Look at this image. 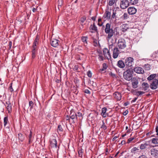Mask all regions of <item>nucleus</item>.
Listing matches in <instances>:
<instances>
[{
  "label": "nucleus",
  "instance_id": "59",
  "mask_svg": "<svg viewBox=\"0 0 158 158\" xmlns=\"http://www.w3.org/2000/svg\"><path fill=\"white\" fill-rule=\"evenodd\" d=\"M125 143V140H123L121 141V144L122 145L124 144Z\"/></svg>",
  "mask_w": 158,
  "mask_h": 158
},
{
  "label": "nucleus",
  "instance_id": "49",
  "mask_svg": "<svg viewBox=\"0 0 158 158\" xmlns=\"http://www.w3.org/2000/svg\"><path fill=\"white\" fill-rule=\"evenodd\" d=\"M137 94H138L139 95H140L144 94V92L143 91H138L137 92Z\"/></svg>",
  "mask_w": 158,
  "mask_h": 158
},
{
  "label": "nucleus",
  "instance_id": "1",
  "mask_svg": "<svg viewBox=\"0 0 158 158\" xmlns=\"http://www.w3.org/2000/svg\"><path fill=\"white\" fill-rule=\"evenodd\" d=\"M105 32L106 34H108L107 39V40H109L113 35L114 33L113 29L111 28L110 24L107 23L106 25V27L105 29Z\"/></svg>",
  "mask_w": 158,
  "mask_h": 158
},
{
  "label": "nucleus",
  "instance_id": "62",
  "mask_svg": "<svg viewBox=\"0 0 158 158\" xmlns=\"http://www.w3.org/2000/svg\"><path fill=\"white\" fill-rule=\"evenodd\" d=\"M128 104V102H126L124 104V106H127Z\"/></svg>",
  "mask_w": 158,
  "mask_h": 158
},
{
  "label": "nucleus",
  "instance_id": "10",
  "mask_svg": "<svg viewBox=\"0 0 158 158\" xmlns=\"http://www.w3.org/2000/svg\"><path fill=\"white\" fill-rule=\"evenodd\" d=\"M127 11L130 15H132L136 13L137 10L134 7H130L127 9Z\"/></svg>",
  "mask_w": 158,
  "mask_h": 158
},
{
  "label": "nucleus",
  "instance_id": "6",
  "mask_svg": "<svg viewBox=\"0 0 158 158\" xmlns=\"http://www.w3.org/2000/svg\"><path fill=\"white\" fill-rule=\"evenodd\" d=\"M130 4L128 0H121L120 2V7L121 9H124L128 7Z\"/></svg>",
  "mask_w": 158,
  "mask_h": 158
},
{
  "label": "nucleus",
  "instance_id": "5",
  "mask_svg": "<svg viewBox=\"0 0 158 158\" xmlns=\"http://www.w3.org/2000/svg\"><path fill=\"white\" fill-rule=\"evenodd\" d=\"M118 46L120 49H124L126 47L125 40L123 39H119L118 42Z\"/></svg>",
  "mask_w": 158,
  "mask_h": 158
},
{
  "label": "nucleus",
  "instance_id": "42",
  "mask_svg": "<svg viewBox=\"0 0 158 158\" xmlns=\"http://www.w3.org/2000/svg\"><path fill=\"white\" fill-rule=\"evenodd\" d=\"M86 17L85 16H83L81 18L80 21L81 23H83L86 20Z\"/></svg>",
  "mask_w": 158,
  "mask_h": 158
},
{
  "label": "nucleus",
  "instance_id": "55",
  "mask_svg": "<svg viewBox=\"0 0 158 158\" xmlns=\"http://www.w3.org/2000/svg\"><path fill=\"white\" fill-rule=\"evenodd\" d=\"M138 158H147V157L144 155H142L139 156Z\"/></svg>",
  "mask_w": 158,
  "mask_h": 158
},
{
  "label": "nucleus",
  "instance_id": "38",
  "mask_svg": "<svg viewBox=\"0 0 158 158\" xmlns=\"http://www.w3.org/2000/svg\"><path fill=\"white\" fill-rule=\"evenodd\" d=\"M144 68L145 70H149L150 69V65L148 64H145L144 66Z\"/></svg>",
  "mask_w": 158,
  "mask_h": 158
},
{
  "label": "nucleus",
  "instance_id": "35",
  "mask_svg": "<svg viewBox=\"0 0 158 158\" xmlns=\"http://www.w3.org/2000/svg\"><path fill=\"white\" fill-rule=\"evenodd\" d=\"M78 155L79 156L82 157L83 154V149H80L78 151Z\"/></svg>",
  "mask_w": 158,
  "mask_h": 158
},
{
  "label": "nucleus",
  "instance_id": "32",
  "mask_svg": "<svg viewBox=\"0 0 158 158\" xmlns=\"http://www.w3.org/2000/svg\"><path fill=\"white\" fill-rule=\"evenodd\" d=\"M138 0H130L129 3L131 5L136 4L138 2Z\"/></svg>",
  "mask_w": 158,
  "mask_h": 158
},
{
  "label": "nucleus",
  "instance_id": "58",
  "mask_svg": "<svg viewBox=\"0 0 158 158\" xmlns=\"http://www.w3.org/2000/svg\"><path fill=\"white\" fill-rule=\"evenodd\" d=\"M12 45V43L11 41L9 42V48H10Z\"/></svg>",
  "mask_w": 158,
  "mask_h": 158
},
{
  "label": "nucleus",
  "instance_id": "16",
  "mask_svg": "<svg viewBox=\"0 0 158 158\" xmlns=\"http://www.w3.org/2000/svg\"><path fill=\"white\" fill-rule=\"evenodd\" d=\"M70 118L73 120V122L74 121V120H77L76 114L74 111V110H72L70 111Z\"/></svg>",
  "mask_w": 158,
  "mask_h": 158
},
{
  "label": "nucleus",
  "instance_id": "61",
  "mask_svg": "<svg viewBox=\"0 0 158 158\" xmlns=\"http://www.w3.org/2000/svg\"><path fill=\"white\" fill-rule=\"evenodd\" d=\"M91 19L93 21H95L96 20V17H92L91 18Z\"/></svg>",
  "mask_w": 158,
  "mask_h": 158
},
{
  "label": "nucleus",
  "instance_id": "46",
  "mask_svg": "<svg viewBox=\"0 0 158 158\" xmlns=\"http://www.w3.org/2000/svg\"><path fill=\"white\" fill-rule=\"evenodd\" d=\"M33 103L32 101H30L29 102V106L30 107L31 109H32L33 106Z\"/></svg>",
  "mask_w": 158,
  "mask_h": 158
},
{
  "label": "nucleus",
  "instance_id": "24",
  "mask_svg": "<svg viewBox=\"0 0 158 158\" xmlns=\"http://www.w3.org/2000/svg\"><path fill=\"white\" fill-rule=\"evenodd\" d=\"M75 113L76 114L77 119L80 120L81 118H82V114L81 113L79 112H77L76 113L75 112Z\"/></svg>",
  "mask_w": 158,
  "mask_h": 158
},
{
  "label": "nucleus",
  "instance_id": "7",
  "mask_svg": "<svg viewBox=\"0 0 158 158\" xmlns=\"http://www.w3.org/2000/svg\"><path fill=\"white\" fill-rule=\"evenodd\" d=\"M158 85V80L156 79H155L153 80L152 82L151 83L150 86L152 89H154L157 88Z\"/></svg>",
  "mask_w": 158,
  "mask_h": 158
},
{
  "label": "nucleus",
  "instance_id": "60",
  "mask_svg": "<svg viewBox=\"0 0 158 158\" xmlns=\"http://www.w3.org/2000/svg\"><path fill=\"white\" fill-rule=\"evenodd\" d=\"M36 10V9L35 8H32V11H33V12H35Z\"/></svg>",
  "mask_w": 158,
  "mask_h": 158
},
{
  "label": "nucleus",
  "instance_id": "33",
  "mask_svg": "<svg viewBox=\"0 0 158 158\" xmlns=\"http://www.w3.org/2000/svg\"><path fill=\"white\" fill-rule=\"evenodd\" d=\"M8 122V117L7 116L4 117V126L5 127Z\"/></svg>",
  "mask_w": 158,
  "mask_h": 158
},
{
  "label": "nucleus",
  "instance_id": "40",
  "mask_svg": "<svg viewBox=\"0 0 158 158\" xmlns=\"http://www.w3.org/2000/svg\"><path fill=\"white\" fill-rule=\"evenodd\" d=\"M98 59L99 61H103V60H104V58L103 56H102L99 54L98 55Z\"/></svg>",
  "mask_w": 158,
  "mask_h": 158
},
{
  "label": "nucleus",
  "instance_id": "19",
  "mask_svg": "<svg viewBox=\"0 0 158 158\" xmlns=\"http://www.w3.org/2000/svg\"><path fill=\"white\" fill-rule=\"evenodd\" d=\"M138 80L136 79H133L132 81V87L135 89L138 87Z\"/></svg>",
  "mask_w": 158,
  "mask_h": 158
},
{
  "label": "nucleus",
  "instance_id": "23",
  "mask_svg": "<svg viewBox=\"0 0 158 158\" xmlns=\"http://www.w3.org/2000/svg\"><path fill=\"white\" fill-rule=\"evenodd\" d=\"M38 37V35H37L35 39L32 47H34V48H37L36 46L38 44L39 39Z\"/></svg>",
  "mask_w": 158,
  "mask_h": 158
},
{
  "label": "nucleus",
  "instance_id": "13",
  "mask_svg": "<svg viewBox=\"0 0 158 158\" xmlns=\"http://www.w3.org/2000/svg\"><path fill=\"white\" fill-rule=\"evenodd\" d=\"M103 55L107 59H109V57H110V53L107 48H104L103 49Z\"/></svg>",
  "mask_w": 158,
  "mask_h": 158
},
{
  "label": "nucleus",
  "instance_id": "17",
  "mask_svg": "<svg viewBox=\"0 0 158 158\" xmlns=\"http://www.w3.org/2000/svg\"><path fill=\"white\" fill-rule=\"evenodd\" d=\"M117 65L119 68L123 69L126 66L125 62H123L122 60H119L117 63Z\"/></svg>",
  "mask_w": 158,
  "mask_h": 158
},
{
  "label": "nucleus",
  "instance_id": "29",
  "mask_svg": "<svg viewBox=\"0 0 158 158\" xmlns=\"http://www.w3.org/2000/svg\"><path fill=\"white\" fill-rule=\"evenodd\" d=\"M88 37L87 36H82L81 37V40L84 43L85 46H86L87 44V40Z\"/></svg>",
  "mask_w": 158,
  "mask_h": 158
},
{
  "label": "nucleus",
  "instance_id": "52",
  "mask_svg": "<svg viewBox=\"0 0 158 158\" xmlns=\"http://www.w3.org/2000/svg\"><path fill=\"white\" fill-rule=\"evenodd\" d=\"M78 69V65H75L74 68V69L75 70H77Z\"/></svg>",
  "mask_w": 158,
  "mask_h": 158
},
{
  "label": "nucleus",
  "instance_id": "41",
  "mask_svg": "<svg viewBox=\"0 0 158 158\" xmlns=\"http://www.w3.org/2000/svg\"><path fill=\"white\" fill-rule=\"evenodd\" d=\"M114 47L115 46L114 45H113V44L110 45L109 46V50L111 49L112 51L113 50V49L114 48Z\"/></svg>",
  "mask_w": 158,
  "mask_h": 158
},
{
  "label": "nucleus",
  "instance_id": "36",
  "mask_svg": "<svg viewBox=\"0 0 158 158\" xmlns=\"http://www.w3.org/2000/svg\"><path fill=\"white\" fill-rule=\"evenodd\" d=\"M152 143L154 144L158 143L157 142V139L156 138H153L152 139Z\"/></svg>",
  "mask_w": 158,
  "mask_h": 158
},
{
  "label": "nucleus",
  "instance_id": "37",
  "mask_svg": "<svg viewBox=\"0 0 158 158\" xmlns=\"http://www.w3.org/2000/svg\"><path fill=\"white\" fill-rule=\"evenodd\" d=\"M115 0H109L108 5L110 6H112L115 2Z\"/></svg>",
  "mask_w": 158,
  "mask_h": 158
},
{
  "label": "nucleus",
  "instance_id": "25",
  "mask_svg": "<svg viewBox=\"0 0 158 158\" xmlns=\"http://www.w3.org/2000/svg\"><path fill=\"white\" fill-rule=\"evenodd\" d=\"M156 74H153L150 75L147 78V80L149 81H150L154 79V78L156 77Z\"/></svg>",
  "mask_w": 158,
  "mask_h": 158
},
{
  "label": "nucleus",
  "instance_id": "11",
  "mask_svg": "<svg viewBox=\"0 0 158 158\" xmlns=\"http://www.w3.org/2000/svg\"><path fill=\"white\" fill-rule=\"evenodd\" d=\"M134 71L137 73L143 74L144 73V71L143 69L140 67H137L134 69Z\"/></svg>",
  "mask_w": 158,
  "mask_h": 158
},
{
  "label": "nucleus",
  "instance_id": "4",
  "mask_svg": "<svg viewBox=\"0 0 158 158\" xmlns=\"http://www.w3.org/2000/svg\"><path fill=\"white\" fill-rule=\"evenodd\" d=\"M158 145L153 146V148L151 150V153L152 156L155 158L158 157Z\"/></svg>",
  "mask_w": 158,
  "mask_h": 158
},
{
  "label": "nucleus",
  "instance_id": "18",
  "mask_svg": "<svg viewBox=\"0 0 158 158\" xmlns=\"http://www.w3.org/2000/svg\"><path fill=\"white\" fill-rule=\"evenodd\" d=\"M107 110V109L106 107H104L102 109L101 115L103 117L105 118L108 115V114L106 113Z\"/></svg>",
  "mask_w": 158,
  "mask_h": 158
},
{
  "label": "nucleus",
  "instance_id": "51",
  "mask_svg": "<svg viewBox=\"0 0 158 158\" xmlns=\"http://www.w3.org/2000/svg\"><path fill=\"white\" fill-rule=\"evenodd\" d=\"M116 12H114V11H113V14H112V18L113 19H114V18H115L116 17Z\"/></svg>",
  "mask_w": 158,
  "mask_h": 158
},
{
  "label": "nucleus",
  "instance_id": "44",
  "mask_svg": "<svg viewBox=\"0 0 158 158\" xmlns=\"http://www.w3.org/2000/svg\"><path fill=\"white\" fill-rule=\"evenodd\" d=\"M122 18L125 19H127L128 18V15L127 13H124L122 16Z\"/></svg>",
  "mask_w": 158,
  "mask_h": 158
},
{
  "label": "nucleus",
  "instance_id": "3",
  "mask_svg": "<svg viewBox=\"0 0 158 158\" xmlns=\"http://www.w3.org/2000/svg\"><path fill=\"white\" fill-rule=\"evenodd\" d=\"M123 76L124 79L127 81H130L132 79V75L131 71L129 69L124 72Z\"/></svg>",
  "mask_w": 158,
  "mask_h": 158
},
{
  "label": "nucleus",
  "instance_id": "30",
  "mask_svg": "<svg viewBox=\"0 0 158 158\" xmlns=\"http://www.w3.org/2000/svg\"><path fill=\"white\" fill-rule=\"evenodd\" d=\"M7 105L6 108L8 112V113H10L12 110V105L11 103H6Z\"/></svg>",
  "mask_w": 158,
  "mask_h": 158
},
{
  "label": "nucleus",
  "instance_id": "9",
  "mask_svg": "<svg viewBox=\"0 0 158 158\" xmlns=\"http://www.w3.org/2000/svg\"><path fill=\"white\" fill-rule=\"evenodd\" d=\"M120 53L118 48L117 47H114L113 49V57L114 58H116L118 57V55Z\"/></svg>",
  "mask_w": 158,
  "mask_h": 158
},
{
  "label": "nucleus",
  "instance_id": "39",
  "mask_svg": "<svg viewBox=\"0 0 158 158\" xmlns=\"http://www.w3.org/2000/svg\"><path fill=\"white\" fill-rule=\"evenodd\" d=\"M103 124L101 126V128L104 130H106L107 129L106 126L105 125L103 121H102Z\"/></svg>",
  "mask_w": 158,
  "mask_h": 158
},
{
  "label": "nucleus",
  "instance_id": "63",
  "mask_svg": "<svg viewBox=\"0 0 158 158\" xmlns=\"http://www.w3.org/2000/svg\"><path fill=\"white\" fill-rule=\"evenodd\" d=\"M118 137L117 136H115L113 139V140H115Z\"/></svg>",
  "mask_w": 158,
  "mask_h": 158
},
{
  "label": "nucleus",
  "instance_id": "12",
  "mask_svg": "<svg viewBox=\"0 0 158 158\" xmlns=\"http://www.w3.org/2000/svg\"><path fill=\"white\" fill-rule=\"evenodd\" d=\"M59 41L58 40L53 39L51 41V44L52 46L56 47L59 45Z\"/></svg>",
  "mask_w": 158,
  "mask_h": 158
},
{
  "label": "nucleus",
  "instance_id": "57",
  "mask_svg": "<svg viewBox=\"0 0 158 158\" xmlns=\"http://www.w3.org/2000/svg\"><path fill=\"white\" fill-rule=\"evenodd\" d=\"M137 98H135L133 100H132L131 101V103L135 102V101L137 100Z\"/></svg>",
  "mask_w": 158,
  "mask_h": 158
},
{
  "label": "nucleus",
  "instance_id": "53",
  "mask_svg": "<svg viewBox=\"0 0 158 158\" xmlns=\"http://www.w3.org/2000/svg\"><path fill=\"white\" fill-rule=\"evenodd\" d=\"M128 113V111L127 110H126L125 112H123V114L124 115H127Z\"/></svg>",
  "mask_w": 158,
  "mask_h": 158
},
{
  "label": "nucleus",
  "instance_id": "50",
  "mask_svg": "<svg viewBox=\"0 0 158 158\" xmlns=\"http://www.w3.org/2000/svg\"><path fill=\"white\" fill-rule=\"evenodd\" d=\"M84 92L88 94H90V91L88 89H85L84 90Z\"/></svg>",
  "mask_w": 158,
  "mask_h": 158
},
{
  "label": "nucleus",
  "instance_id": "34",
  "mask_svg": "<svg viewBox=\"0 0 158 158\" xmlns=\"http://www.w3.org/2000/svg\"><path fill=\"white\" fill-rule=\"evenodd\" d=\"M57 131L58 132H62L63 129L62 127V126L61 125H59L58 126L57 128Z\"/></svg>",
  "mask_w": 158,
  "mask_h": 158
},
{
  "label": "nucleus",
  "instance_id": "31",
  "mask_svg": "<svg viewBox=\"0 0 158 158\" xmlns=\"http://www.w3.org/2000/svg\"><path fill=\"white\" fill-rule=\"evenodd\" d=\"M102 68L101 69H100V71L102 72L104 71V70L106 69L107 68V66L106 63H104L102 64Z\"/></svg>",
  "mask_w": 158,
  "mask_h": 158
},
{
  "label": "nucleus",
  "instance_id": "21",
  "mask_svg": "<svg viewBox=\"0 0 158 158\" xmlns=\"http://www.w3.org/2000/svg\"><path fill=\"white\" fill-rule=\"evenodd\" d=\"M103 17L108 19H110L111 17V10L110 11L106 10Z\"/></svg>",
  "mask_w": 158,
  "mask_h": 158
},
{
  "label": "nucleus",
  "instance_id": "26",
  "mask_svg": "<svg viewBox=\"0 0 158 158\" xmlns=\"http://www.w3.org/2000/svg\"><path fill=\"white\" fill-rule=\"evenodd\" d=\"M148 145L147 143L146 142L140 145L139 148L141 150H143L145 149L147 147Z\"/></svg>",
  "mask_w": 158,
  "mask_h": 158
},
{
  "label": "nucleus",
  "instance_id": "22",
  "mask_svg": "<svg viewBox=\"0 0 158 158\" xmlns=\"http://www.w3.org/2000/svg\"><path fill=\"white\" fill-rule=\"evenodd\" d=\"M36 48H37L32 47V58L34 59L35 58L36 54Z\"/></svg>",
  "mask_w": 158,
  "mask_h": 158
},
{
  "label": "nucleus",
  "instance_id": "64",
  "mask_svg": "<svg viewBox=\"0 0 158 158\" xmlns=\"http://www.w3.org/2000/svg\"><path fill=\"white\" fill-rule=\"evenodd\" d=\"M69 117L68 115H67L66 117V120H69Z\"/></svg>",
  "mask_w": 158,
  "mask_h": 158
},
{
  "label": "nucleus",
  "instance_id": "56",
  "mask_svg": "<svg viewBox=\"0 0 158 158\" xmlns=\"http://www.w3.org/2000/svg\"><path fill=\"white\" fill-rule=\"evenodd\" d=\"M110 75L111 76H112V77H115V74H114V73H112V72H111L110 73Z\"/></svg>",
  "mask_w": 158,
  "mask_h": 158
},
{
  "label": "nucleus",
  "instance_id": "45",
  "mask_svg": "<svg viewBox=\"0 0 158 158\" xmlns=\"http://www.w3.org/2000/svg\"><path fill=\"white\" fill-rule=\"evenodd\" d=\"M138 150L139 149L138 148L136 147H134L131 149V152L132 153H135V151Z\"/></svg>",
  "mask_w": 158,
  "mask_h": 158
},
{
  "label": "nucleus",
  "instance_id": "43",
  "mask_svg": "<svg viewBox=\"0 0 158 158\" xmlns=\"http://www.w3.org/2000/svg\"><path fill=\"white\" fill-rule=\"evenodd\" d=\"M13 83L12 82L10 83V86L9 87V90L10 92H12L14 91V89H13L12 87V85Z\"/></svg>",
  "mask_w": 158,
  "mask_h": 158
},
{
  "label": "nucleus",
  "instance_id": "14",
  "mask_svg": "<svg viewBox=\"0 0 158 158\" xmlns=\"http://www.w3.org/2000/svg\"><path fill=\"white\" fill-rule=\"evenodd\" d=\"M50 146L52 148H56L57 141L56 139H51L50 140Z\"/></svg>",
  "mask_w": 158,
  "mask_h": 158
},
{
  "label": "nucleus",
  "instance_id": "20",
  "mask_svg": "<svg viewBox=\"0 0 158 158\" xmlns=\"http://www.w3.org/2000/svg\"><path fill=\"white\" fill-rule=\"evenodd\" d=\"M142 86L143 90L146 91L148 90L149 85L147 83L143 82L142 84Z\"/></svg>",
  "mask_w": 158,
  "mask_h": 158
},
{
  "label": "nucleus",
  "instance_id": "54",
  "mask_svg": "<svg viewBox=\"0 0 158 158\" xmlns=\"http://www.w3.org/2000/svg\"><path fill=\"white\" fill-rule=\"evenodd\" d=\"M156 135H158V126H156Z\"/></svg>",
  "mask_w": 158,
  "mask_h": 158
},
{
  "label": "nucleus",
  "instance_id": "27",
  "mask_svg": "<svg viewBox=\"0 0 158 158\" xmlns=\"http://www.w3.org/2000/svg\"><path fill=\"white\" fill-rule=\"evenodd\" d=\"M28 139L29 144H30L32 142L33 140V137L32 136V132L31 131H30V134L28 136Z\"/></svg>",
  "mask_w": 158,
  "mask_h": 158
},
{
  "label": "nucleus",
  "instance_id": "48",
  "mask_svg": "<svg viewBox=\"0 0 158 158\" xmlns=\"http://www.w3.org/2000/svg\"><path fill=\"white\" fill-rule=\"evenodd\" d=\"M87 74L88 77H91L92 76V73L90 71H89L87 73Z\"/></svg>",
  "mask_w": 158,
  "mask_h": 158
},
{
  "label": "nucleus",
  "instance_id": "15",
  "mask_svg": "<svg viewBox=\"0 0 158 158\" xmlns=\"http://www.w3.org/2000/svg\"><path fill=\"white\" fill-rule=\"evenodd\" d=\"M113 96L114 98L118 101H120L121 99L122 96L121 94L118 92H116L113 94Z\"/></svg>",
  "mask_w": 158,
  "mask_h": 158
},
{
  "label": "nucleus",
  "instance_id": "2",
  "mask_svg": "<svg viewBox=\"0 0 158 158\" xmlns=\"http://www.w3.org/2000/svg\"><path fill=\"white\" fill-rule=\"evenodd\" d=\"M134 59L131 57H128L126 58L125 60V64L127 68L132 66L134 64Z\"/></svg>",
  "mask_w": 158,
  "mask_h": 158
},
{
  "label": "nucleus",
  "instance_id": "47",
  "mask_svg": "<svg viewBox=\"0 0 158 158\" xmlns=\"http://www.w3.org/2000/svg\"><path fill=\"white\" fill-rule=\"evenodd\" d=\"M134 139V137H131L128 139L127 140V143H129L131 142L133 139Z\"/></svg>",
  "mask_w": 158,
  "mask_h": 158
},
{
  "label": "nucleus",
  "instance_id": "28",
  "mask_svg": "<svg viewBox=\"0 0 158 158\" xmlns=\"http://www.w3.org/2000/svg\"><path fill=\"white\" fill-rule=\"evenodd\" d=\"M18 136L19 140L21 142H23L24 139V136L21 133L18 134Z\"/></svg>",
  "mask_w": 158,
  "mask_h": 158
},
{
  "label": "nucleus",
  "instance_id": "8",
  "mask_svg": "<svg viewBox=\"0 0 158 158\" xmlns=\"http://www.w3.org/2000/svg\"><path fill=\"white\" fill-rule=\"evenodd\" d=\"M89 31L92 33L97 32L98 33L97 27L95 24L94 23L93 24H91L89 27Z\"/></svg>",
  "mask_w": 158,
  "mask_h": 158
}]
</instances>
